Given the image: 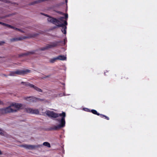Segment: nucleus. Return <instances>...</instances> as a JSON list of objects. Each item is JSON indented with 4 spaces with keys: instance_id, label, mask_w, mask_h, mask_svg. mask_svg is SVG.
Instances as JSON below:
<instances>
[{
    "instance_id": "obj_15",
    "label": "nucleus",
    "mask_w": 157,
    "mask_h": 157,
    "mask_svg": "<svg viewBox=\"0 0 157 157\" xmlns=\"http://www.w3.org/2000/svg\"><path fill=\"white\" fill-rule=\"evenodd\" d=\"M31 88H33L35 90H36V91H39V92H42V90L41 89L38 88V87H37L36 86H35L34 85H33V84L31 85Z\"/></svg>"
},
{
    "instance_id": "obj_37",
    "label": "nucleus",
    "mask_w": 157,
    "mask_h": 157,
    "mask_svg": "<svg viewBox=\"0 0 157 157\" xmlns=\"http://www.w3.org/2000/svg\"><path fill=\"white\" fill-rule=\"evenodd\" d=\"M115 75V76H117L116 75Z\"/></svg>"
},
{
    "instance_id": "obj_8",
    "label": "nucleus",
    "mask_w": 157,
    "mask_h": 157,
    "mask_svg": "<svg viewBox=\"0 0 157 157\" xmlns=\"http://www.w3.org/2000/svg\"><path fill=\"white\" fill-rule=\"evenodd\" d=\"M28 113L34 114H38L39 113V110L37 109H33L31 108H28L26 109Z\"/></svg>"
},
{
    "instance_id": "obj_33",
    "label": "nucleus",
    "mask_w": 157,
    "mask_h": 157,
    "mask_svg": "<svg viewBox=\"0 0 157 157\" xmlns=\"http://www.w3.org/2000/svg\"><path fill=\"white\" fill-rule=\"evenodd\" d=\"M86 111H88V112H90V111L88 109H86Z\"/></svg>"
},
{
    "instance_id": "obj_6",
    "label": "nucleus",
    "mask_w": 157,
    "mask_h": 157,
    "mask_svg": "<svg viewBox=\"0 0 157 157\" xmlns=\"http://www.w3.org/2000/svg\"><path fill=\"white\" fill-rule=\"evenodd\" d=\"M48 21L55 24L57 26V25L60 23L59 21L55 18L49 17L48 18Z\"/></svg>"
},
{
    "instance_id": "obj_32",
    "label": "nucleus",
    "mask_w": 157,
    "mask_h": 157,
    "mask_svg": "<svg viewBox=\"0 0 157 157\" xmlns=\"http://www.w3.org/2000/svg\"><path fill=\"white\" fill-rule=\"evenodd\" d=\"M41 14H43V15H45V16H47V17H49V15H47V14H43V13H41Z\"/></svg>"
},
{
    "instance_id": "obj_9",
    "label": "nucleus",
    "mask_w": 157,
    "mask_h": 157,
    "mask_svg": "<svg viewBox=\"0 0 157 157\" xmlns=\"http://www.w3.org/2000/svg\"><path fill=\"white\" fill-rule=\"evenodd\" d=\"M67 25H65L63 23H61L60 24H59L57 25V26L58 27H62L61 29V31L64 34H66L67 33L66 29L67 28Z\"/></svg>"
},
{
    "instance_id": "obj_14",
    "label": "nucleus",
    "mask_w": 157,
    "mask_h": 157,
    "mask_svg": "<svg viewBox=\"0 0 157 157\" xmlns=\"http://www.w3.org/2000/svg\"><path fill=\"white\" fill-rule=\"evenodd\" d=\"M56 57L57 60H64L66 59V57L63 55H60Z\"/></svg>"
},
{
    "instance_id": "obj_5",
    "label": "nucleus",
    "mask_w": 157,
    "mask_h": 157,
    "mask_svg": "<svg viewBox=\"0 0 157 157\" xmlns=\"http://www.w3.org/2000/svg\"><path fill=\"white\" fill-rule=\"evenodd\" d=\"M42 146V145H25L23 146L25 147L30 150L35 149L36 148H40Z\"/></svg>"
},
{
    "instance_id": "obj_18",
    "label": "nucleus",
    "mask_w": 157,
    "mask_h": 157,
    "mask_svg": "<svg viewBox=\"0 0 157 157\" xmlns=\"http://www.w3.org/2000/svg\"><path fill=\"white\" fill-rule=\"evenodd\" d=\"M90 112H91L93 114H95V115H99V113H98V112H97V111L96 110H94V109H92L90 111Z\"/></svg>"
},
{
    "instance_id": "obj_3",
    "label": "nucleus",
    "mask_w": 157,
    "mask_h": 157,
    "mask_svg": "<svg viewBox=\"0 0 157 157\" xmlns=\"http://www.w3.org/2000/svg\"><path fill=\"white\" fill-rule=\"evenodd\" d=\"M17 111V110L11 108L10 105L8 107L0 108V114L4 115Z\"/></svg>"
},
{
    "instance_id": "obj_36",
    "label": "nucleus",
    "mask_w": 157,
    "mask_h": 157,
    "mask_svg": "<svg viewBox=\"0 0 157 157\" xmlns=\"http://www.w3.org/2000/svg\"><path fill=\"white\" fill-rule=\"evenodd\" d=\"M66 3L67 2V0H66Z\"/></svg>"
},
{
    "instance_id": "obj_4",
    "label": "nucleus",
    "mask_w": 157,
    "mask_h": 157,
    "mask_svg": "<svg viewBox=\"0 0 157 157\" xmlns=\"http://www.w3.org/2000/svg\"><path fill=\"white\" fill-rule=\"evenodd\" d=\"M61 42V41H55L52 42L50 44H48L46 46L40 48V50L41 51H44L47 50L49 48H51L53 47H56L59 45V44Z\"/></svg>"
},
{
    "instance_id": "obj_35",
    "label": "nucleus",
    "mask_w": 157,
    "mask_h": 157,
    "mask_svg": "<svg viewBox=\"0 0 157 157\" xmlns=\"http://www.w3.org/2000/svg\"><path fill=\"white\" fill-rule=\"evenodd\" d=\"M4 75L5 76H6V77H7V75Z\"/></svg>"
},
{
    "instance_id": "obj_25",
    "label": "nucleus",
    "mask_w": 157,
    "mask_h": 157,
    "mask_svg": "<svg viewBox=\"0 0 157 157\" xmlns=\"http://www.w3.org/2000/svg\"><path fill=\"white\" fill-rule=\"evenodd\" d=\"M98 116H100V117L101 118H104V117H105V115H104L102 114H100L99 113V115Z\"/></svg>"
},
{
    "instance_id": "obj_23",
    "label": "nucleus",
    "mask_w": 157,
    "mask_h": 157,
    "mask_svg": "<svg viewBox=\"0 0 157 157\" xmlns=\"http://www.w3.org/2000/svg\"><path fill=\"white\" fill-rule=\"evenodd\" d=\"M0 1L6 3H10V2L7 0H1Z\"/></svg>"
},
{
    "instance_id": "obj_29",
    "label": "nucleus",
    "mask_w": 157,
    "mask_h": 157,
    "mask_svg": "<svg viewBox=\"0 0 157 157\" xmlns=\"http://www.w3.org/2000/svg\"><path fill=\"white\" fill-rule=\"evenodd\" d=\"M3 134L2 130L0 128V134L2 135Z\"/></svg>"
},
{
    "instance_id": "obj_34",
    "label": "nucleus",
    "mask_w": 157,
    "mask_h": 157,
    "mask_svg": "<svg viewBox=\"0 0 157 157\" xmlns=\"http://www.w3.org/2000/svg\"><path fill=\"white\" fill-rule=\"evenodd\" d=\"M2 152L0 150V155H1L2 154Z\"/></svg>"
},
{
    "instance_id": "obj_7",
    "label": "nucleus",
    "mask_w": 157,
    "mask_h": 157,
    "mask_svg": "<svg viewBox=\"0 0 157 157\" xmlns=\"http://www.w3.org/2000/svg\"><path fill=\"white\" fill-rule=\"evenodd\" d=\"M68 17V14L67 13H66L64 17H61L59 18L58 20L60 21L64 22L63 24L64 25H67V20Z\"/></svg>"
},
{
    "instance_id": "obj_30",
    "label": "nucleus",
    "mask_w": 157,
    "mask_h": 157,
    "mask_svg": "<svg viewBox=\"0 0 157 157\" xmlns=\"http://www.w3.org/2000/svg\"><path fill=\"white\" fill-rule=\"evenodd\" d=\"M5 43V42H3V41H2L1 42H0V45H2V44H4V43Z\"/></svg>"
},
{
    "instance_id": "obj_2",
    "label": "nucleus",
    "mask_w": 157,
    "mask_h": 157,
    "mask_svg": "<svg viewBox=\"0 0 157 157\" xmlns=\"http://www.w3.org/2000/svg\"><path fill=\"white\" fill-rule=\"evenodd\" d=\"M30 72L31 70L27 69L24 70H17L15 71H10L9 75L15 76L16 75H24Z\"/></svg>"
},
{
    "instance_id": "obj_10",
    "label": "nucleus",
    "mask_w": 157,
    "mask_h": 157,
    "mask_svg": "<svg viewBox=\"0 0 157 157\" xmlns=\"http://www.w3.org/2000/svg\"><path fill=\"white\" fill-rule=\"evenodd\" d=\"M28 37L25 36L23 37H20L18 38H14L10 39V41L12 42L14 41H17L18 40H22L23 39H26Z\"/></svg>"
},
{
    "instance_id": "obj_31",
    "label": "nucleus",
    "mask_w": 157,
    "mask_h": 157,
    "mask_svg": "<svg viewBox=\"0 0 157 157\" xmlns=\"http://www.w3.org/2000/svg\"><path fill=\"white\" fill-rule=\"evenodd\" d=\"M3 102L0 100V105H3Z\"/></svg>"
},
{
    "instance_id": "obj_13",
    "label": "nucleus",
    "mask_w": 157,
    "mask_h": 157,
    "mask_svg": "<svg viewBox=\"0 0 157 157\" xmlns=\"http://www.w3.org/2000/svg\"><path fill=\"white\" fill-rule=\"evenodd\" d=\"M36 52V51H33L31 52H27L23 53L19 55V57L23 56H28L29 55H32L33 54L35 53V52Z\"/></svg>"
},
{
    "instance_id": "obj_16",
    "label": "nucleus",
    "mask_w": 157,
    "mask_h": 157,
    "mask_svg": "<svg viewBox=\"0 0 157 157\" xmlns=\"http://www.w3.org/2000/svg\"><path fill=\"white\" fill-rule=\"evenodd\" d=\"M43 145L48 147H51V145L50 143L47 142H45L43 143Z\"/></svg>"
},
{
    "instance_id": "obj_19",
    "label": "nucleus",
    "mask_w": 157,
    "mask_h": 157,
    "mask_svg": "<svg viewBox=\"0 0 157 157\" xmlns=\"http://www.w3.org/2000/svg\"><path fill=\"white\" fill-rule=\"evenodd\" d=\"M21 84H23L24 85H25L26 86H29L30 87H31V85H33L32 84H30L29 82H21Z\"/></svg>"
},
{
    "instance_id": "obj_22",
    "label": "nucleus",
    "mask_w": 157,
    "mask_h": 157,
    "mask_svg": "<svg viewBox=\"0 0 157 157\" xmlns=\"http://www.w3.org/2000/svg\"><path fill=\"white\" fill-rule=\"evenodd\" d=\"M57 60V57L54 58L50 60V62L51 63H53L56 61V60Z\"/></svg>"
},
{
    "instance_id": "obj_1",
    "label": "nucleus",
    "mask_w": 157,
    "mask_h": 157,
    "mask_svg": "<svg viewBox=\"0 0 157 157\" xmlns=\"http://www.w3.org/2000/svg\"><path fill=\"white\" fill-rule=\"evenodd\" d=\"M46 113L47 116L57 118L59 116L62 117L61 119H57L58 122L60 123V124L57 126H54L51 127L49 128L50 130H57L65 126V117L66 116L65 112H63L62 113L58 114L53 111L48 110L46 111Z\"/></svg>"
},
{
    "instance_id": "obj_28",
    "label": "nucleus",
    "mask_w": 157,
    "mask_h": 157,
    "mask_svg": "<svg viewBox=\"0 0 157 157\" xmlns=\"http://www.w3.org/2000/svg\"><path fill=\"white\" fill-rule=\"evenodd\" d=\"M58 13L62 14V15H64L65 16V14H66V13H64L61 12H60V11H59L58 12Z\"/></svg>"
},
{
    "instance_id": "obj_20",
    "label": "nucleus",
    "mask_w": 157,
    "mask_h": 157,
    "mask_svg": "<svg viewBox=\"0 0 157 157\" xmlns=\"http://www.w3.org/2000/svg\"><path fill=\"white\" fill-rule=\"evenodd\" d=\"M35 102H36L38 101H43L44 100V99H40L39 98H36L35 97Z\"/></svg>"
},
{
    "instance_id": "obj_21",
    "label": "nucleus",
    "mask_w": 157,
    "mask_h": 157,
    "mask_svg": "<svg viewBox=\"0 0 157 157\" xmlns=\"http://www.w3.org/2000/svg\"><path fill=\"white\" fill-rule=\"evenodd\" d=\"M10 28H11V29H15V30H18V31H20V32H21L22 33L23 32L22 31H21V29H18L17 28H16L15 27L13 26H12V27H11Z\"/></svg>"
},
{
    "instance_id": "obj_24",
    "label": "nucleus",
    "mask_w": 157,
    "mask_h": 157,
    "mask_svg": "<svg viewBox=\"0 0 157 157\" xmlns=\"http://www.w3.org/2000/svg\"><path fill=\"white\" fill-rule=\"evenodd\" d=\"M124 78L126 79H127L128 78L127 75H125L124 76H122L121 77V79H123Z\"/></svg>"
},
{
    "instance_id": "obj_12",
    "label": "nucleus",
    "mask_w": 157,
    "mask_h": 157,
    "mask_svg": "<svg viewBox=\"0 0 157 157\" xmlns=\"http://www.w3.org/2000/svg\"><path fill=\"white\" fill-rule=\"evenodd\" d=\"M22 106V105L21 104L18 103H12L10 104V106L11 108L12 107H14L15 108H17V109H19Z\"/></svg>"
},
{
    "instance_id": "obj_26",
    "label": "nucleus",
    "mask_w": 157,
    "mask_h": 157,
    "mask_svg": "<svg viewBox=\"0 0 157 157\" xmlns=\"http://www.w3.org/2000/svg\"><path fill=\"white\" fill-rule=\"evenodd\" d=\"M104 118L105 119H106L107 120H109V117H107V116H106L105 115V117H104Z\"/></svg>"
},
{
    "instance_id": "obj_11",
    "label": "nucleus",
    "mask_w": 157,
    "mask_h": 157,
    "mask_svg": "<svg viewBox=\"0 0 157 157\" xmlns=\"http://www.w3.org/2000/svg\"><path fill=\"white\" fill-rule=\"evenodd\" d=\"M35 97H29L25 98L24 99L30 102H35Z\"/></svg>"
},
{
    "instance_id": "obj_27",
    "label": "nucleus",
    "mask_w": 157,
    "mask_h": 157,
    "mask_svg": "<svg viewBox=\"0 0 157 157\" xmlns=\"http://www.w3.org/2000/svg\"><path fill=\"white\" fill-rule=\"evenodd\" d=\"M50 76H51L50 75H47V76H45V77H43V78H49Z\"/></svg>"
},
{
    "instance_id": "obj_17",
    "label": "nucleus",
    "mask_w": 157,
    "mask_h": 157,
    "mask_svg": "<svg viewBox=\"0 0 157 157\" xmlns=\"http://www.w3.org/2000/svg\"><path fill=\"white\" fill-rule=\"evenodd\" d=\"M0 24L2 25L3 26H7L10 28L11 27H12V26H11L10 25L6 24V23H3L2 22H0Z\"/></svg>"
}]
</instances>
